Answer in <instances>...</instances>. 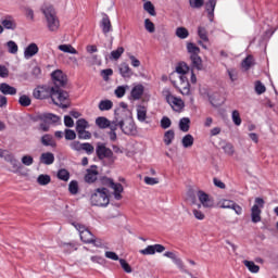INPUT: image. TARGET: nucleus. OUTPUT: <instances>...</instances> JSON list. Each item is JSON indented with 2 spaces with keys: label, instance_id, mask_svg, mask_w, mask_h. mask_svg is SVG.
Returning <instances> with one entry per match:
<instances>
[{
  "label": "nucleus",
  "instance_id": "obj_1",
  "mask_svg": "<svg viewBox=\"0 0 278 278\" xmlns=\"http://www.w3.org/2000/svg\"><path fill=\"white\" fill-rule=\"evenodd\" d=\"M190 75V67L186 63H179L175 71L169 74V80L174 88H177L185 97L190 94V81L188 76Z\"/></svg>",
  "mask_w": 278,
  "mask_h": 278
},
{
  "label": "nucleus",
  "instance_id": "obj_2",
  "mask_svg": "<svg viewBox=\"0 0 278 278\" xmlns=\"http://www.w3.org/2000/svg\"><path fill=\"white\" fill-rule=\"evenodd\" d=\"M91 203L98 207L110 205V191L106 188H98L91 195Z\"/></svg>",
  "mask_w": 278,
  "mask_h": 278
},
{
  "label": "nucleus",
  "instance_id": "obj_3",
  "mask_svg": "<svg viewBox=\"0 0 278 278\" xmlns=\"http://www.w3.org/2000/svg\"><path fill=\"white\" fill-rule=\"evenodd\" d=\"M162 94L165 101H167L168 105H170L172 110H174V112H181V110L186 108L184 100H181V98L173 96V92L169 88H164Z\"/></svg>",
  "mask_w": 278,
  "mask_h": 278
},
{
  "label": "nucleus",
  "instance_id": "obj_4",
  "mask_svg": "<svg viewBox=\"0 0 278 278\" xmlns=\"http://www.w3.org/2000/svg\"><path fill=\"white\" fill-rule=\"evenodd\" d=\"M51 101L54 105L62 108L63 110L71 105V99H68V92L54 88L51 94Z\"/></svg>",
  "mask_w": 278,
  "mask_h": 278
},
{
  "label": "nucleus",
  "instance_id": "obj_5",
  "mask_svg": "<svg viewBox=\"0 0 278 278\" xmlns=\"http://www.w3.org/2000/svg\"><path fill=\"white\" fill-rule=\"evenodd\" d=\"M72 225L78 231L80 240L83 242H85L86 244L93 243L96 247H99V244H97V240H94V235H92V232H90L88 228H86L83 224L79 223H73Z\"/></svg>",
  "mask_w": 278,
  "mask_h": 278
},
{
  "label": "nucleus",
  "instance_id": "obj_6",
  "mask_svg": "<svg viewBox=\"0 0 278 278\" xmlns=\"http://www.w3.org/2000/svg\"><path fill=\"white\" fill-rule=\"evenodd\" d=\"M49 31H58L60 29V20L55 15V11L51 8L43 10Z\"/></svg>",
  "mask_w": 278,
  "mask_h": 278
},
{
  "label": "nucleus",
  "instance_id": "obj_7",
  "mask_svg": "<svg viewBox=\"0 0 278 278\" xmlns=\"http://www.w3.org/2000/svg\"><path fill=\"white\" fill-rule=\"evenodd\" d=\"M113 125H115V127H119V129H122V131L127 136H131V134H136V124L131 118H125V119L116 118L113 122Z\"/></svg>",
  "mask_w": 278,
  "mask_h": 278
},
{
  "label": "nucleus",
  "instance_id": "obj_8",
  "mask_svg": "<svg viewBox=\"0 0 278 278\" xmlns=\"http://www.w3.org/2000/svg\"><path fill=\"white\" fill-rule=\"evenodd\" d=\"M200 94L203 97V99H207L213 105V108H220L223 103H225V97L223 94L215 92L211 93L210 91H206L205 89H200Z\"/></svg>",
  "mask_w": 278,
  "mask_h": 278
},
{
  "label": "nucleus",
  "instance_id": "obj_9",
  "mask_svg": "<svg viewBox=\"0 0 278 278\" xmlns=\"http://www.w3.org/2000/svg\"><path fill=\"white\" fill-rule=\"evenodd\" d=\"M42 123L40 124V129L42 131H49V125H58L61 118L60 116L52 114V113H43L39 116Z\"/></svg>",
  "mask_w": 278,
  "mask_h": 278
},
{
  "label": "nucleus",
  "instance_id": "obj_10",
  "mask_svg": "<svg viewBox=\"0 0 278 278\" xmlns=\"http://www.w3.org/2000/svg\"><path fill=\"white\" fill-rule=\"evenodd\" d=\"M262 210H264V199L256 198L254 205L251 208L252 223H262Z\"/></svg>",
  "mask_w": 278,
  "mask_h": 278
},
{
  "label": "nucleus",
  "instance_id": "obj_11",
  "mask_svg": "<svg viewBox=\"0 0 278 278\" xmlns=\"http://www.w3.org/2000/svg\"><path fill=\"white\" fill-rule=\"evenodd\" d=\"M103 186H109L113 190V195L116 201H121L123 199V185L114 182L111 178L102 179Z\"/></svg>",
  "mask_w": 278,
  "mask_h": 278
},
{
  "label": "nucleus",
  "instance_id": "obj_12",
  "mask_svg": "<svg viewBox=\"0 0 278 278\" xmlns=\"http://www.w3.org/2000/svg\"><path fill=\"white\" fill-rule=\"evenodd\" d=\"M197 197L200 202L198 205H201V207H204L205 210H212L214 207V198L206 192L198 191Z\"/></svg>",
  "mask_w": 278,
  "mask_h": 278
},
{
  "label": "nucleus",
  "instance_id": "obj_13",
  "mask_svg": "<svg viewBox=\"0 0 278 278\" xmlns=\"http://www.w3.org/2000/svg\"><path fill=\"white\" fill-rule=\"evenodd\" d=\"M96 153L100 160H112L114 162V152L104 143H98Z\"/></svg>",
  "mask_w": 278,
  "mask_h": 278
},
{
  "label": "nucleus",
  "instance_id": "obj_14",
  "mask_svg": "<svg viewBox=\"0 0 278 278\" xmlns=\"http://www.w3.org/2000/svg\"><path fill=\"white\" fill-rule=\"evenodd\" d=\"M53 89L49 86H39L37 88L34 89L33 91V97H35V99H51V96L53 94Z\"/></svg>",
  "mask_w": 278,
  "mask_h": 278
},
{
  "label": "nucleus",
  "instance_id": "obj_15",
  "mask_svg": "<svg viewBox=\"0 0 278 278\" xmlns=\"http://www.w3.org/2000/svg\"><path fill=\"white\" fill-rule=\"evenodd\" d=\"M166 248L162 244L148 245L146 249L140 250L141 255H155V253H164Z\"/></svg>",
  "mask_w": 278,
  "mask_h": 278
},
{
  "label": "nucleus",
  "instance_id": "obj_16",
  "mask_svg": "<svg viewBox=\"0 0 278 278\" xmlns=\"http://www.w3.org/2000/svg\"><path fill=\"white\" fill-rule=\"evenodd\" d=\"M40 51V48H38L37 43H29L25 49H24V58L25 60H31L34 55H38V52Z\"/></svg>",
  "mask_w": 278,
  "mask_h": 278
},
{
  "label": "nucleus",
  "instance_id": "obj_17",
  "mask_svg": "<svg viewBox=\"0 0 278 278\" xmlns=\"http://www.w3.org/2000/svg\"><path fill=\"white\" fill-rule=\"evenodd\" d=\"M100 27L102 29V34L104 36H108L110 31H112V22L110 21V16L108 14H104L101 22H100Z\"/></svg>",
  "mask_w": 278,
  "mask_h": 278
},
{
  "label": "nucleus",
  "instance_id": "obj_18",
  "mask_svg": "<svg viewBox=\"0 0 278 278\" xmlns=\"http://www.w3.org/2000/svg\"><path fill=\"white\" fill-rule=\"evenodd\" d=\"M52 79L56 86H64V84H66V75L60 70L52 73Z\"/></svg>",
  "mask_w": 278,
  "mask_h": 278
},
{
  "label": "nucleus",
  "instance_id": "obj_19",
  "mask_svg": "<svg viewBox=\"0 0 278 278\" xmlns=\"http://www.w3.org/2000/svg\"><path fill=\"white\" fill-rule=\"evenodd\" d=\"M136 112L139 123H147V113L149 112L147 106L144 104H138L136 108Z\"/></svg>",
  "mask_w": 278,
  "mask_h": 278
},
{
  "label": "nucleus",
  "instance_id": "obj_20",
  "mask_svg": "<svg viewBox=\"0 0 278 278\" xmlns=\"http://www.w3.org/2000/svg\"><path fill=\"white\" fill-rule=\"evenodd\" d=\"M97 177H99L97 166H91V168L87 169V174L85 175V181H87V184H94V181H97Z\"/></svg>",
  "mask_w": 278,
  "mask_h": 278
},
{
  "label": "nucleus",
  "instance_id": "obj_21",
  "mask_svg": "<svg viewBox=\"0 0 278 278\" xmlns=\"http://www.w3.org/2000/svg\"><path fill=\"white\" fill-rule=\"evenodd\" d=\"M39 162L46 166H51L55 162V155L51 152H43L39 157Z\"/></svg>",
  "mask_w": 278,
  "mask_h": 278
},
{
  "label": "nucleus",
  "instance_id": "obj_22",
  "mask_svg": "<svg viewBox=\"0 0 278 278\" xmlns=\"http://www.w3.org/2000/svg\"><path fill=\"white\" fill-rule=\"evenodd\" d=\"M142 94H144V86L142 85H135L130 91V97L135 100L138 101L142 99Z\"/></svg>",
  "mask_w": 278,
  "mask_h": 278
},
{
  "label": "nucleus",
  "instance_id": "obj_23",
  "mask_svg": "<svg viewBox=\"0 0 278 278\" xmlns=\"http://www.w3.org/2000/svg\"><path fill=\"white\" fill-rule=\"evenodd\" d=\"M119 74L122 77L125 79H129L134 75V71H131V67H129V64L127 63H122L119 65Z\"/></svg>",
  "mask_w": 278,
  "mask_h": 278
},
{
  "label": "nucleus",
  "instance_id": "obj_24",
  "mask_svg": "<svg viewBox=\"0 0 278 278\" xmlns=\"http://www.w3.org/2000/svg\"><path fill=\"white\" fill-rule=\"evenodd\" d=\"M205 10L207 12L208 21H214V10H216V0H208L205 3Z\"/></svg>",
  "mask_w": 278,
  "mask_h": 278
},
{
  "label": "nucleus",
  "instance_id": "obj_25",
  "mask_svg": "<svg viewBox=\"0 0 278 278\" xmlns=\"http://www.w3.org/2000/svg\"><path fill=\"white\" fill-rule=\"evenodd\" d=\"M191 212L195 220H205V213L201 211V204H194L191 208Z\"/></svg>",
  "mask_w": 278,
  "mask_h": 278
},
{
  "label": "nucleus",
  "instance_id": "obj_26",
  "mask_svg": "<svg viewBox=\"0 0 278 278\" xmlns=\"http://www.w3.org/2000/svg\"><path fill=\"white\" fill-rule=\"evenodd\" d=\"M0 92L2 94L14 96L16 94L17 90L15 87L10 86L8 83H2L0 84Z\"/></svg>",
  "mask_w": 278,
  "mask_h": 278
},
{
  "label": "nucleus",
  "instance_id": "obj_27",
  "mask_svg": "<svg viewBox=\"0 0 278 278\" xmlns=\"http://www.w3.org/2000/svg\"><path fill=\"white\" fill-rule=\"evenodd\" d=\"M181 144L184 149H192L194 146V137L190 134H187L181 139Z\"/></svg>",
  "mask_w": 278,
  "mask_h": 278
},
{
  "label": "nucleus",
  "instance_id": "obj_28",
  "mask_svg": "<svg viewBox=\"0 0 278 278\" xmlns=\"http://www.w3.org/2000/svg\"><path fill=\"white\" fill-rule=\"evenodd\" d=\"M2 27H4V29H15L16 21L12 16H7L2 20Z\"/></svg>",
  "mask_w": 278,
  "mask_h": 278
},
{
  "label": "nucleus",
  "instance_id": "obj_29",
  "mask_svg": "<svg viewBox=\"0 0 278 278\" xmlns=\"http://www.w3.org/2000/svg\"><path fill=\"white\" fill-rule=\"evenodd\" d=\"M96 125L100 129H108V127H113L110 119H108L106 117H103V116H100L96 119Z\"/></svg>",
  "mask_w": 278,
  "mask_h": 278
},
{
  "label": "nucleus",
  "instance_id": "obj_30",
  "mask_svg": "<svg viewBox=\"0 0 278 278\" xmlns=\"http://www.w3.org/2000/svg\"><path fill=\"white\" fill-rule=\"evenodd\" d=\"M41 144H43V147H58L55 139L51 135H43L41 137Z\"/></svg>",
  "mask_w": 278,
  "mask_h": 278
},
{
  "label": "nucleus",
  "instance_id": "obj_31",
  "mask_svg": "<svg viewBox=\"0 0 278 278\" xmlns=\"http://www.w3.org/2000/svg\"><path fill=\"white\" fill-rule=\"evenodd\" d=\"M190 60L192 62L193 68H197V71H203V60L201 56L198 55H190Z\"/></svg>",
  "mask_w": 278,
  "mask_h": 278
},
{
  "label": "nucleus",
  "instance_id": "obj_32",
  "mask_svg": "<svg viewBox=\"0 0 278 278\" xmlns=\"http://www.w3.org/2000/svg\"><path fill=\"white\" fill-rule=\"evenodd\" d=\"M178 127L180 131H184L185 134H187V131H190V117L180 118Z\"/></svg>",
  "mask_w": 278,
  "mask_h": 278
},
{
  "label": "nucleus",
  "instance_id": "obj_33",
  "mask_svg": "<svg viewBox=\"0 0 278 278\" xmlns=\"http://www.w3.org/2000/svg\"><path fill=\"white\" fill-rule=\"evenodd\" d=\"M59 51H62L63 53H71L72 55H77V49H75V47L71 46V45H60L58 47Z\"/></svg>",
  "mask_w": 278,
  "mask_h": 278
},
{
  "label": "nucleus",
  "instance_id": "obj_34",
  "mask_svg": "<svg viewBox=\"0 0 278 278\" xmlns=\"http://www.w3.org/2000/svg\"><path fill=\"white\" fill-rule=\"evenodd\" d=\"M98 108L101 112H108L112 110V108H114V102H112L111 100H102L100 101Z\"/></svg>",
  "mask_w": 278,
  "mask_h": 278
},
{
  "label": "nucleus",
  "instance_id": "obj_35",
  "mask_svg": "<svg viewBox=\"0 0 278 278\" xmlns=\"http://www.w3.org/2000/svg\"><path fill=\"white\" fill-rule=\"evenodd\" d=\"M7 50L9 53H11V55H16V53H18V45L13 41L10 40L5 43Z\"/></svg>",
  "mask_w": 278,
  "mask_h": 278
},
{
  "label": "nucleus",
  "instance_id": "obj_36",
  "mask_svg": "<svg viewBox=\"0 0 278 278\" xmlns=\"http://www.w3.org/2000/svg\"><path fill=\"white\" fill-rule=\"evenodd\" d=\"M173 140H175V130L165 131L163 141L166 144V147H169V144H173Z\"/></svg>",
  "mask_w": 278,
  "mask_h": 278
},
{
  "label": "nucleus",
  "instance_id": "obj_37",
  "mask_svg": "<svg viewBox=\"0 0 278 278\" xmlns=\"http://www.w3.org/2000/svg\"><path fill=\"white\" fill-rule=\"evenodd\" d=\"M37 184L39 186H49V184H51V176L47 174H40L37 177Z\"/></svg>",
  "mask_w": 278,
  "mask_h": 278
},
{
  "label": "nucleus",
  "instance_id": "obj_38",
  "mask_svg": "<svg viewBox=\"0 0 278 278\" xmlns=\"http://www.w3.org/2000/svg\"><path fill=\"white\" fill-rule=\"evenodd\" d=\"M143 27L148 34H155V23H153L151 18H146L143 21Z\"/></svg>",
  "mask_w": 278,
  "mask_h": 278
},
{
  "label": "nucleus",
  "instance_id": "obj_39",
  "mask_svg": "<svg viewBox=\"0 0 278 278\" xmlns=\"http://www.w3.org/2000/svg\"><path fill=\"white\" fill-rule=\"evenodd\" d=\"M176 36L177 38H180V40H186V38L190 36V31H188L186 27L180 26L176 28Z\"/></svg>",
  "mask_w": 278,
  "mask_h": 278
},
{
  "label": "nucleus",
  "instance_id": "obj_40",
  "mask_svg": "<svg viewBox=\"0 0 278 278\" xmlns=\"http://www.w3.org/2000/svg\"><path fill=\"white\" fill-rule=\"evenodd\" d=\"M143 10L150 14V16H155L157 13L155 12V5L151 1H147L143 3Z\"/></svg>",
  "mask_w": 278,
  "mask_h": 278
},
{
  "label": "nucleus",
  "instance_id": "obj_41",
  "mask_svg": "<svg viewBox=\"0 0 278 278\" xmlns=\"http://www.w3.org/2000/svg\"><path fill=\"white\" fill-rule=\"evenodd\" d=\"M235 203L233 200L222 199L218 201V206L222 207V210H231Z\"/></svg>",
  "mask_w": 278,
  "mask_h": 278
},
{
  "label": "nucleus",
  "instance_id": "obj_42",
  "mask_svg": "<svg viewBox=\"0 0 278 278\" xmlns=\"http://www.w3.org/2000/svg\"><path fill=\"white\" fill-rule=\"evenodd\" d=\"M187 51L190 55H199L201 53V49L192 42L187 43Z\"/></svg>",
  "mask_w": 278,
  "mask_h": 278
},
{
  "label": "nucleus",
  "instance_id": "obj_43",
  "mask_svg": "<svg viewBox=\"0 0 278 278\" xmlns=\"http://www.w3.org/2000/svg\"><path fill=\"white\" fill-rule=\"evenodd\" d=\"M231 118H232L233 125H236L237 127H240L242 125V117H240V111L238 110L232 111Z\"/></svg>",
  "mask_w": 278,
  "mask_h": 278
},
{
  "label": "nucleus",
  "instance_id": "obj_44",
  "mask_svg": "<svg viewBox=\"0 0 278 278\" xmlns=\"http://www.w3.org/2000/svg\"><path fill=\"white\" fill-rule=\"evenodd\" d=\"M5 161L9 162L11 166H13V169H12L13 173H18V168H21V166L18 165V161L14 159L12 154L5 157Z\"/></svg>",
  "mask_w": 278,
  "mask_h": 278
},
{
  "label": "nucleus",
  "instance_id": "obj_45",
  "mask_svg": "<svg viewBox=\"0 0 278 278\" xmlns=\"http://www.w3.org/2000/svg\"><path fill=\"white\" fill-rule=\"evenodd\" d=\"M243 264L250 273H260V267L253 261H243Z\"/></svg>",
  "mask_w": 278,
  "mask_h": 278
},
{
  "label": "nucleus",
  "instance_id": "obj_46",
  "mask_svg": "<svg viewBox=\"0 0 278 278\" xmlns=\"http://www.w3.org/2000/svg\"><path fill=\"white\" fill-rule=\"evenodd\" d=\"M163 255L164 257L173 260L174 264H177V266H181V260L177 256L175 252H165Z\"/></svg>",
  "mask_w": 278,
  "mask_h": 278
},
{
  "label": "nucleus",
  "instance_id": "obj_47",
  "mask_svg": "<svg viewBox=\"0 0 278 278\" xmlns=\"http://www.w3.org/2000/svg\"><path fill=\"white\" fill-rule=\"evenodd\" d=\"M90 125L88 124V121L80 118L76 122V131H81L84 129H88Z\"/></svg>",
  "mask_w": 278,
  "mask_h": 278
},
{
  "label": "nucleus",
  "instance_id": "obj_48",
  "mask_svg": "<svg viewBox=\"0 0 278 278\" xmlns=\"http://www.w3.org/2000/svg\"><path fill=\"white\" fill-rule=\"evenodd\" d=\"M198 35H199V38L204 42H207L210 40V38L207 37V30L203 26H200L198 28Z\"/></svg>",
  "mask_w": 278,
  "mask_h": 278
},
{
  "label": "nucleus",
  "instance_id": "obj_49",
  "mask_svg": "<svg viewBox=\"0 0 278 278\" xmlns=\"http://www.w3.org/2000/svg\"><path fill=\"white\" fill-rule=\"evenodd\" d=\"M123 53H125V48L118 47L116 50H113L111 52V59L118 60L121 58V55H123Z\"/></svg>",
  "mask_w": 278,
  "mask_h": 278
},
{
  "label": "nucleus",
  "instance_id": "obj_50",
  "mask_svg": "<svg viewBox=\"0 0 278 278\" xmlns=\"http://www.w3.org/2000/svg\"><path fill=\"white\" fill-rule=\"evenodd\" d=\"M58 177L61 181H68V179H71V174L66 169H60L58 172Z\"/></svg>",
  "mask_w": 278,
  "mask_h": 278
},
{
  "label": "nucleus",
  "instance_id": "obj_51",
  "mask_svg": "<svg viewBox=\"0 0 278 278\" xmlns=\"http://www.w3.org/2000/svg\"><path fill=\"white\" fill-rule=\"evenodd\" d=\"M78 138L80 140H90L92 138V134L90 131L84 129V130H77Z\"/></svg>",
  "mask_w": 278,
  "mask_h": 278
},
{
  "label": "nucleus",
  "instance_id": "obj_52",
  "mask_svg": "<svg viewBox=\"0 0 278 278\" xmlns=\"http://www.w3.org/2000/svg\"><path fill=\"white\" fill-rule=\"evenodd\" d=\"M68 190L71 194H77V192H79V184L77 182V180H72L70 182Z\"/></svg>",
  "mask_w": 278,
  "mask_h": 278
},
{
  "label": "nucleus",
  "instance_id": "obj_53",
  "mask_svg": "<svg viewBox=\"0 0 278 278\" xmlns=\"http://www.w3.org/2000/svg\"><path fill=\"white\" fill-rule=\"evenodd\" d=\"M127 88L128 86H118L115 89V96L117 97V99H123V96L127 92Z\"/></svg>",
  "mask_w": 278,
  "mask_h": 278
},
{
  "label": "nucleus",
  "instance_id": "obj_54",
  "mask_svg": "<svg viewBox=\"0 0 278 278\" xmlns=\"http://www.w3.org/2000/svg\"><path fill=\"white\" fill-rule=\"evenodd\" d=\"M18 103L23 105L24 108H28V105H31V98L29 96H21Z\"/></svg>",
  "mask_w": 278,
  "mask_h": 278
},
{
  "label": "nucleus",
  "instance_id": "obj_55",
  "mask_svg": "<svg viewBox=\"0 0 278 278\" xmlns=\"http://www.w3.org/2000/svg\"><path fill=\"white\" fill-rule=\"evenodd\" d=\"M204 3V0H189L190 8H193L194 10L203 8Z\"/></svg>",
  "mask_w": 278,
  "mask_h": 278
},
{
  "label": "nucleus",
  "instance_id": "obj_56",
  "mask_svg": "<svg viewBox=\"0 0 278 278\" xmlns=\"http://www.w3.org/2000/svg\"><path fill=\"white\" fill-rule=\"evenodd\" d=\"M104 256L106 257V260H112L113 262H121V258L118 257V254H116V252L106 251L104 253Z\"/></svg>",
  "mask_w": 278,
  "mask_h": 278
},
{
  "label": "nucleus",
  "instance_id": "obj_57",
  "mask_svg": "<svg viewBox=\"0 0 278 278\" xmlns=\"http://www.w3.org/2000/svg\"><path fill=\"white\" fill-rule=\"evenodd\" d=\"M144 184H147V186H157V184H160V178H153V177H149L146 176L143 178Z\"/></svg>",
  "mask_w": 278,
  "mask_h": 278
},
{
  "label": "nucleus",
  "instance_id": "obj_58",
  "mask_svg": "<svg viewBox=\"0 0 278 278\" xmlns=\"http://www.w3.org/2000/svg\"><path fill=\"white\" fill-rule=\"evenodd\" d=\"M172 125H173V122L167 116L162 117L161 119L162 129H168Z\"/></svg>",
  "mask_w": 278,
  "mask_h": 278
},
{
  "label": "nucleus",
  "instance_id": "obj_59",
  "mask_svg": "<svg viewBox=\"0 0 278 278\" xmlns=\"http://www.w3.org/2000/svg\"><path fill=\"white\" fill-rule=\"evenodd\" d=\"M253 66V56L249 55L243 62L242 67L245 68V71H249Z\"/></svg>",
  "mask_w": 278,
  "mask_h": 278
},
{
  "label": "nucleus",
  "instance_id": "obj_60",
  "mask_svg": "<svg viewBox=\"0 0 278 278\" xmlns=\"http://www.w3.org/2000/svg\"><path fill=\"white\" fill-rule=\"evenodd\" d=\"M223 149H224L226 155H233V153H236V150L233 149V144H231V143H226L223 147Z\"/></svg>",
  "mask_w": 278,
  "mask_h": 278
},
{
  "label": "nucleus",
  "instance_id": "obj_61",
  "mask_svg": "<svg viewBox=\"0 0 278 278\" xmlns=\"http://www.w3.org/2000/svg\"><path fill=\"white\" fill-rule=\"evenodd\" d=\"M255 91L257 94H264V92H266V86H264V84H262L261 81H256Z\"/></svg>",
  "mask_w": 278,
  "mask_h": 278
},
{
  "label": "nucleus",
  "instance_id": "obj_62",
  "mask_svg": "<svg viewBox=\"0 0 278 278\" xmlns=\"http://www.w3.org/2000/svg\"><path fill=\"white\" fill-rule=\"evenodd\" d=\"M22 164H24V166H31V164H34V157L31 155H24L22 157Z\"/></svg>",
  "mask_w": 278,
  "mask_h": 278
},
{
  "label": "nucleus",
  "instance_id": "obj_63",
  "mask_svg": "<svg viewBox=\"0 0 278 278\" xmlns=\"http://www.w3.org/2000/svg\"><path fill=\"white\" fill-rule=\"evenodd\" d=\"M77 138V134H75V130L65 129V139L66 140H75Z\"/></svg>",
  "mask_w": 278,
  "mask_h": 278
},
{
  "label": "nucleus",
  "instance_id": "obj_64",
  "mask_svg": "<svg viewBox=\"0 0 278 278\" xmlns=\"http://www.w3.org/2000/svg\"><path fill=\"white\" fill-rule=\"evenodd\" d=\"M119 264L125 273H131V266L127 264V261H125V258H121Z\"/></svg>",
  "mask_w": 278,
  "mask_h": 278
}]
</instances>
